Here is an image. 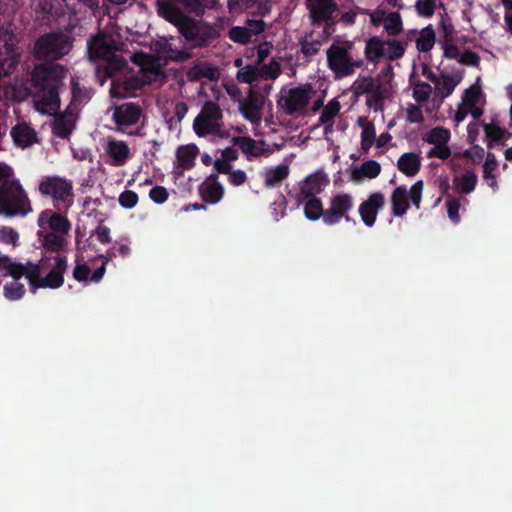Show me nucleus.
<instances>
[{"label":"nucleus","mask_w":512,"mask_h":512,"mask_svg":"<svg viewBox=\"0 0 512 512\" xmlns=\"http://www.w3.org/2000/svg\"><path fill=\"white\" fill-rule=\"evenodd\" d=\"M199 193L205 202L215 204L222 199L224 188L217 181V176L212 174L199 186Z\"/></svg>","instance_id":"393cba45"},{"label":"nucleus","mask_w":512,"mask_h":512,"mask_svg":"<svg viewBox=\"0 0 512 512\" xmlns=\"http://www.w3.org/2000/svg\"><path fill=\"white\" fill-rule=\"evenodd\" d=\"M188 112V106L184 102H176L173 105V116L168 119L170 127L179 124Z\"/></svg>","instance_id":"e2e57ef3"},{"label":"nucleus","mask_w":512,"mask_h":512,"mask_svg":"<svg viewBox=\"0 0 512 512\" xmlns=\"http://www.w3.org/2000/svg\"><path fill=\"white\" fill-rule=\"evenodd\" d=\"M436 43V32L432 25H428L415 33V45L419 52L427 53Z\"/></svg>","instance_id":"f704fd0d"},{"label":"nucleus","mask_w":512,"mask_h":512,"mask_svg":"<svg viewBox=\"0 0 512 512\" xmlns=\"http://www.w3.org/2000/svg\"><path fill=\"white\" fill-rule=\"evenodd\" d=\"M440 38L439 44L442 42L456 41V30L452 22L448 18H442L439 22Z\"/></svg>","instance_id":"5fc2aeb1"},{"label":"nucleus","mask_w":512,"mask_h":512,"mask_svg":"<svg viewBox=\"0 0 512 512\" xmlns=\"http://www.w3.org/2000/svg\"><path fill=\"white\" fill-rule=\"evenodd\" d=\"M67 267V258L64 256L42 258L40 264L28 262L27 279L32 291L38 288H60L64 284Z\"/></svg>","instance_id":"423d86ee"},{"label":"nucleus","mask_w":512,"mask_h":512,"mask_svg":"<svg viewBox=\"0 0 512 512\" xmlns=\"http://www.w3.org/2000/svg\"><path fill=\"white\" fill-rule=\"evenodd\" d=\"M75 127V118L72 114L63 115L55 118L53 123V132L61 138H67Z\"/></svg>","instance_id":"79ce46f5"},{"label":"nucleus","mask_w":512,"mask_h":512,"mask_svg":"<svg viewBox=\"0 0 512 512\" xmlns=\"http://www.w3.org/2000/svg\"><path fill=\"white\" fill-rule=\"evenodd\" d=\"M103 149L109 158V164L115 167L125 165L131 158V150L128 144L112 136H108L103 140Z\"/></svg>","instance_id":"4be33fe9"},{"label":"nucleus","mask_w":512,"mask_h":512,"mask_svg":"<svg viewBox=\"0 0 512 512\" xmlns=\"http://www.w3.org/2000/svg\"><path fill=\"white\" fill-rule=\"evenodd\" d=\"M110 111L118 132H124L127 127L136 124L141 116V109L134 103L115 106Z\"/></svg>","instance_id":"412c9836"},{"label":"nucleus","mask_w":512,"mask_h":512,"mask_svg":"<svg viewBox=\"0 0 512 512\" xmlns=\"http://www.w3.org/2000/svg\"><path fill=\"white\" fill-rule=\"evenodd\" d=\"M199 154V149L194 144L181 146L177 149L176 158L178 166L183 169L191 168Z\"/></svg>","instance_id":"4c0bfd02"},{"label":"nucleus","mask_w":512,"mask_h":512,"mask_svg":"<svg viewBox=\"0 0 512 512\" xmlns=\"http://www.w3.org/2000/svg\"><path fill=\"white\" fill-rule=\"evenodd\" d=\"M28 263L21 264L15 262L8 255L0 253V273L4 276H10L13 279L20 280L22 276L27 278Z\"/></svg>","instance_id":"2f4dec72"},{"label":"nucleus","mask_w":512,"mask_h":512,"mask_svg":"<svg viewBox=\"0 0 512 512\" xmlns=\"http://www.w3.org/2000/svg\"><path fill=\"white\" fill-rule=\"evenodd\" d=\"M479 98V88H477L476 86H471L464 92L461 104L467 108L479 109L477 107Z\"/></svg>","instance_id":"13d9d810"},{"label":"nucleus","mask_w":512,"mask_h":512,"mask_svg":"<svg viewBox=\"0 0 512 512\" xmlns=\"http://www.w3.org/2000/svg\"><path fill=\"white\" fill-rule=\"evenodd\" d=\"M325 97L326 90L319 91L311 83H304L282 88L278 95L277 106L285 115L300 117L306 114L311 103L313 112L321 109Z\"/></svg>","instance_id":"7ed1b4c3"},{"label":"nucleus","mask_w":512,"mask_h":512,"mask_svg":"<svg viewBox=\"0 0 512 512\" xmlns=\"http://www.w3.org/2000/svg\"><path fill=\"white\" fill-rule=\"evenodd\" d=\"M321 108L322 110L318 122L319 125L323 126L324 134L328 135L334 130L335 119L339 115L341 104L336 98H334L326 105L323 104Z\"/></svg>","instance_id":"bb28decb"},{"label":"nucleus","mask_w":512,"mask_h":512,"mask_svg":"<svg viewBox=\"0 0 512 512\" xmlns=\"http://www.w3.org/2000/svg\"><path fill=\"white\" fill-rule=\"evenodd\" d=\"M106 271V264L103 263L93 274L89 266L85 263H77L73 269V277L77 281H88L89 279L94 282L100 281Z\"/></svg>","instance_id":"c9c22d12"},{"label":"nucleus","mask_w":512,"mask_h":512,"mask_svg":"<svg viewBox=\"0 0 512 512\" xmlns=\"http://www.w3.org/2000/svg\"><path fill=\"white\" fill-rule=\"evenodd\" d=\"M236 78L241 83L253 84L260 79L259 69L252 65L244 66L237 72Z\"/></svg>","instance_id":"864d4df0"},{"label":"nucleus","mask_w":512,"mask_h":512,"mask_svg":"<svg viewBox=\"0 0 512 512\" xmlns=\"http://www.w3.org/2000/svg\"><path fill=\"white\" fill-rule=\"evenodd\" d=\"M229 38L240 44H246L250 41L251 37L249 36L248 30H246L245 26H234L228 32Z\"/></svg>","instance_id":"680f3d73"},{"label":"nucleus","mask_w":512,"mask_h":512,"mask_svg":"<svg viewBox=\"0 0 512 512\" xmlns=\"http://www.w3.org/2000/svg\"><path fill=\"white\" fill-rule=\"evenodd\" d=\"M222 119L223 112L220 106L215 102L207 101L193 121V130L200 137H224Z\"/></svg>","instance_id":"9d476101"},{"label":"nucleus","mask_w":512,"mask_h":512,"mask_svg":"<svg viewBox=\"0 0 512 512\" xmlns=\"http://www.w3.org/2000/svg\"><path fill=\"white\" fill-rule=\"evenodd\" d=\"M329 178L323 170H317L306 176L298 185L297 201L306 200L321 193L328 185Z\"/></svg>","instance_id":"aec40b11"},{"label":"nucleus","mask_w":512,"mask_h":512,"mask_svg":"<svg viewBox=\"0 0 512 512\" xmlns=\"http://www.w3.org/2000/svg\"><path fill=\"white\" fill-rule=\"evenodd\" d=\"M297 202L298 204H304V214L307 219L311 221L318 220L320 217L324 219L326 210L323 209L321 200L316 198V196Z\"/></svg>","instance_id":"ea45409f"},{"label":"nucleus","mask_w":512,"mask_h":512,"mask_svg":"<svg viewBox=\"0 0 512 512\" xmlns=\"http://www.w3.org/2000/svg\"><path fill=\"white\" fill-rule=\"evenodd\" d=\"M382 58L388 60L400 59L405 53V45L398 40H383Z\"/></svg>","instance_id":"c03bdc74"},{"label":"nucleus","mask_w":512,"mask_h":512,"mask_svg":"<svg viewBox=\"0 0 512 512\" xmlns=\"http://www.w3.org/2000/svg\"><path fill=\"white\" fill-rule=\"evenodd\" d=\"M12 88L0 86V114H3L8 108L9 97L21 101L26 97V92H20L19 94H12Z\"/></svg>","instance_id":"6e6d98bb"},{"label":"nucleus","mask_w":512,"mask_h":512,"mask_svg":"<svg viewBox=\"0 0 512 512\" xmlns=\"http://www.w3.org/2000/svg\"><path fill=\"white\" fill-rule=\"evenodd\" d=\"M290 174V167L287 163H280L275 166H268L262 172L263 181L266 187L273 188L280 185Z\"/></svg>","instance_id":"c756f323"},{"label":"nucleus","mask_w":512,"mask_h":512,"mask_svg":"<svg viewBox=\"0 0 512 512\" xmlns=\"http://www.w3.org/2000/svg\"><path fill=\"white\" fill-rule=\"evenodd\" d=\"M258 69L260 79L264 80H276L282 71L280 64L275 60L258 67Z\"/></svg>","instance_id":"603ef678"},{"label":"nucleus","mask_w":512,"mask_h":512,"mask_svg":"<svg viewBox=\"0 0 512 512\" xmlns=\"http://www.w3.org/2000/svg\"><path fill=\"white\" fill-rule=\"evenodd\" d=\"M383 39L372 37L366 41L365 56L371 62H377L383 55Z\"/></svg>","instance_id":"a18cd8bd"},{"label":"nucleus","mask_w":512,"mask_h":512,"mask_svg":"<svg viewBox=\"0 0 512 512\" xmlns=\"http://www.w3.org/2000/svg\"><path fill=\"white\" fill-rule=\"evenodd\" d=\"M258 0H228L227 7L232 14H241L256 5Z\"/></svg>","instance_id":"bf43d9fd"},{"label":"nucleus","mask_w":512,"mask_h":512,"mask_svg":"<svg viewBox=\"0 0 512 512\" xmlns=\"http://www.w3.org/2000/svg\"><path fill=\"white\" fill-rule=\"evenodd\" d=\"M484 132L486 137L489 138L487 143L488 147H491L492 141H499L504 135V131L499 126L494 124H486L484 126Z\"/></svg>","instance_id":"774afa93"},{"label":"nucleus","mask_w":512,"mask_h":512,"mask_svg":"<svg viewBox=\"0 0 512 512\" xmlns=\"http://www.w3.org/2000/svg\"><path fill=\"white\" fill-rule=\"evenodd\" d=\"M381 172V165L375 160H368L362 163L353 171V178L355 180H362L364 178L374 179Z\"/></svg>","instance_id":"a19ab883"},{"label":"nucleus","mask_w":512,"mask_h":512,"mask_svg":"<svg viewBox=\"0 0 512 512\" xmlns=\"http://www.w3.org/2000/svg\"><path fill=\"white\" fill-rule=\"evenodd\" d=\"M232 143L238 146L249 159L269 154L268 149L265 148L264 142L256 141L250 137H233Z\"/></svg>","instance_id":"cd10ccee"},{"label":"nucleus","mask_w":512,"mask_h":512,"mask_svg":"<svg viewBox=\"0 0 512 512\" xmlns=\"http://www.w3.org/2000/svg\"><path fill=\"white\" fill-rule=\"evenodd\" d=\"M354 207V199L352 195L345 192H338L329 199V207L324 214V223L327 225H335L342 219L349 220L348 213Z\"/></svg>","instance_id":"dca6fc26"},{"label":"nucleus","mask_w":512,"mask_h":512,"mask_svg":"<svg viewBox=\"0 0 512 512\" xmlns=\"http://www.w3.org/2000/svg\"><path fill=\"white\" fill-rule=\"evenodd\" d=\"M361 13L369 16L370 24L373 27L383 25L384 31L389 36H397L403 30V21L399 12H387L383 5L375 9H361Z\"/></svg>","instance_id":"2eb2a0df"},{"label":"nucleus","mask_w":512,"mask_h":512,"mask_svg":"<svg viewBox=\"0 0 512 512\" xmlns=\"http://www.w3.org/2000/svg\"><path fill=\"white\" fill-rule=\"evenodd\" d=\"M262 106L263 101L261 99L251 96L240 101L239 111L247 121L258 126L262 120Z\"/></svg>","instance_id":"b1692460"},{"label":"nucleus","mask_w":512,"mask_h":512,"mask_svg":"<svg viewBox=\"0 0 512 512\" xmlns=\"http://www.w3.org/2000/svg\"><path fill=\"white\" fill-rule=\"evenodd\" d=\"M306 3L313 24L332 21L338 9L334 0H306Z\"/></svg>","instance_id":"5701e85b"},{"label":"nucleus","mask_w":512,"mask_h":512,"mask_svg":"<svg viewBox=\"0 0 512 512\" xmlns=\"http://www.w3.org/2000/svg\"><path fill=\"white\" fill-rule=\"evenodd\" d=\"M130 59L139 67L136 73L128 68L122 57H116L107 63L106 70L112 78L110 95L114 98L134 97L151 81L148 73L152 72L153 58L145 53H134L130 55Z\"/></svg>","instance_id":"f257e3e1"},{"label":"nucleus","mask_w":512,"mask_h":512,"mask_svg":"<svg viewBox=\"0 0 512 512\" xmlns=\"http://www.w3.org/2000/svg\"><path fill=\"white\" fill-rule=\"evenodd\" d=\"M423 181H416L409 190L404 186L395 188L390 196L391 211L396 217H402L409 209V200L416 209L420 208L423 193Z\"/></svg>","instance_id":"4468645a"},{"label":"nucleus","mask_w":512,"mask_h":512,"mask_svg":"<svg viewBox=\"0 0 512 512\" xmlns=\"http://www.w3.org/2000/svg\"><path fill=\"white\" fill-rule=\"evenodd\" d=\"M72 47L71 38L64 33H50L39 38L34 52L42 60H55L67 55Z\"/></svg>","instance_id":"9b49d317"},{"label":"nucleus","mask_w":512,"mask_h":512,"mask_svg":"<svg viewBox=\"0 0 512 512\" xmlns=\"http://www.w3.org/2000/svg\"><path fill=\"white\" fill-rule=\"evenodd\" d=\"M437 4L438 0H416L414 9L419 17L430 18L433 16Z\"/></svg>","instance_id":"09e8293b"},{"label":"nucleus","mask_w":512,"mask_h":512,"mask_svg":"<svg viewBox=\"0 0 512 512\" xmlns=\"http://www.w3.org/2000/svg\"><path fill=\"white\" fill-rule=\"evenodd\" d=\"M188 0H157L158 14L177 27L179 33L195 46H203L209 34L187 15Z\"/></svg>","instance_id":"20e7f679"},{"label":"nucleus","mask_w":512,"mask_h":512,"mask_svg":"<svg viewBox=\"0 0 512 512\" xmlns=\"http://www.w3.org/2000/svg\"><path fill=\"white\" fill-rule=\"evenodd\" d=\"M0 187V215L25 216L32 212L31 202L19 181Z\"/></svg>","instance_id":"1a4fd4ad"},{"label":"nucleus","mask_w":512,"mask_h":512,"mask_svg":"<svg viewBox=\"0 0 512 512\" xmlns=\"http://www.w3.org/2000/svg\"><path fill=\"white\" fill-rule=\"evenodd\" d=\"M20 234L10 226L0 225V243L13 248L19 245Z\"/></svg>","instance_id":"de8ad7c7"},{"label":"nucleus","mask_w":512,"mask_h":512,"mask_svg":"<svg viewBox=\"0 0 512 512\" xmlns=\"http://www.w3.org/2000/svg\"><path fill=\"white\" fill-rule=\"evenodd\" d=\"M451 134L448 129L443 127H434L423 135V141L433 145L427 152L429 158L436 157L445 160L450 157L451 149L448 146Z\"/></svg>","instance_id":"a211bd4d"},{"label":"nucleus","mask_w":512,"mask_h":512,"mask_svg":"<svg viewBox=\"0 0 512 512\" xmlns=\"http://www.w3.org/2000/svg\"><path fill=\"white\" fill-rule=\"evenodd\" d=\"M468 114H471L473 116V118L476 119V118L481 116L482 110L481 109L467 108V107L463 106L462 104H460L459 107L457 108L455 114H454V121H455L456 125H458L462 121H464V119L466 118V116Z\"/></svg>","instance_id":"69168bd1"},{"label":"nucleus","mask_w":512,"mask_h":512,"mask_svg":"<svg viewBox=\"0 0 512 512\" xmlns=\"http://www.w3.org/2000/svg\"><path fill=\"white\" fill-rule=\"evenodd\" d=\"M11 136L16 145L25 148L36 141L35 131L27 124H19L11 131Z\"/></svg>","instance_id":"e433bc0d"},{"label":"nucleus","mask_w":512,"mask_h":512,"mask_svg":"<svg viewBox=\"0 0 512 512\" xmlns=\"http://www.w3.org/2000/svg\"><path fill=\"white\" fill-rule=\"evenodd\" d=\"M463 79L462 72H455L453 74L441 73L435 82V93L440 98L444 99L450 96L455 88L461 83Z\"/></svg>","instance_id":"a878e982"},{"label":"nucleus","mask_w":512,"mask_h":512,"mask_svg":"<svg viewBox=\"0 0 512 512\" xmlns=\"http://www.w3.org/2000/svg\"><path fill=\"white\" fill-rule=\"evenodd\" d=\"M354 44L350 41L332 44L326 51L327 64L335 78L352 75L362 66V60L354 57Z\"/></svg>","instance_id":"6e6552de"},{"label":"nucleus","mask_w":512,"mask_h":512,"mask_svg":"<svg viewBox=\"0 0 512 512\" xmlns=\"http://www.w3.org/2000/svg\"><path fill=\"white\" fill-rule=\"evenodd\" d=\"M214 166L218 172L228 174V180L234 186H240L247 181L245 171L240 169L232 170L230 164L226 161L216 160Z\"/></svg>","instance_id":"58836bf2"},{"label":"nucleus","mask_w":512,"mask_h":512,"mask_svg":"<svg viewBox=\"0 0 512 512\" xmlns=\"http://www.w3.org/2000/svg\"><path fill=\"white\" fill-rule=\"evenodd\" d=\"M118 201L124 209H132L138 203V195L132 190H125L119 195Z\"/></svg>","instance_id":"0e129e2a"},{"label":"nucleus","mask_w":512,"mask_h":512,"mask_svg":"<svg viewBox=\"0 0 512 512\" xmlns=\"http://www.w3.org/2000/svg\"><path fill=\"white\" fill-rule=\"evenodd\" d=\"M66 74L67 71L58 64H45L34 68L32 81L37 111L47 115H53L58 111L60 100L57 84Z\"/></svg>","instance_id":"f03ea898"},{"label":"nucleus","mask_w":512,"mask_h":512,"mask_svg":"<svg viewBox=\"0 0 512 512\" xmlns=\"http://www.w3.org/2000/svg\"><path fill=\"white\" fill-rule=\"evenodd\" d=\"M357 125L361 129V149L368 152L376 140L375 125L367 117H359Z\"/></svg>","instance_id":"72a5a7b5"},{"label":"nucleus","mask_w":512,"mask_h":512,"mask_svg":"<svg viewBox=\"0 0 512 512\" xmlns=\"http://www.w3.org/2000/svg\"><path fill=\"white\" fill-rule=\"evenodd\" d=\"M37 236L41 245L48 251L59 252L67 243L71 230L69 220L58 212L43 210L37 219Z\"/></svg>","instance_id":"39448f33"},{"label":"nucleus","mask_w":512,"mask_h":512,"mask_svg":"<svg viewBox=\"0 0 512 512\" xmlns=\"http://www.w3.org/2000/svg\"><path fill=\"white\" fill-rule=\"evenodd\" d=\"M385 204V195L380 191L370 193L360 203L358 213L365 226L371 228L375 225L378 213L384 209Z\"/></svg>","instance_id":"6ab92c4d"},{"label":"nucleus","mask_w":512,"mask_h":512,"mask_svg":"<svg viewBox=\"0 0 512 512\" xmlns=\"http://www.w3.org/2000/svg\"><path fill=\"white\" fill-rule=\"evenodd\" d=\"M120 44V34L113 26L101 30L88 44V52L91 59H105L112 61L118 57L114 55Z\"/></svg>","instance_id":"f8f14e48"},{"label":"nucleus","mask_w":512,"mask_h":512,"mask_svg":"<svg viewBox=\"0 0 512 512\" xmlns=\"http://www.w3.org/2000/svg\"><path fill=\"white\" fill-rule=\"evenodd\" d=\"M393 68L387 65L376 78L359 77L353 83L354 92L358 95H366V103L374 111L381 108L382 101L390 98L393 93L392 79Z\"/></svg>","instance_id":"0eeeda50"},{"label":"nucleus","mask_w":512,"mask_h":512,"mask_svg":"<svg viewBox=\"0 0 512 512\" xmlns=\"http://www.w3.org/2000/svg\"><path fill=\"white\" fill-rule=\"evenodd\" d=\"M446 206H447V214L451 221L454 223H458L460 221L459 209L460 202L459 200L448 196L446 198Z\"/></svg>","instance_id":"338daca9"},{"label":"nucleus","mask_w":512,"mask_h":512,"mask_svg":"<svg viewBox=\"0 0 512 512\" xmlns=\"http://www.w3.org/2000/svg\"><path fill=\"white\" fill-rule=\"evenodd\" d=\"M328 39V31L324 30L323 34L315 35L313 31L306 33L300 39L301 51L305 57H312L320 51L322 45Z\"/></svg>","instance_id":"c85d7f7f"},{"label":"nucleus","mask_w":512,"mask_h":512,"mask_svg":"<svg viewBox=\"0 0 512 512\" xmlns=\"http://www.w3.org/2000/svg\"><path fill=\"white\" fill-rule=\"evenodd\" d=\"M398 169L406 176H415L421 167V157L414 152L402 154L397 161Z\"/></svg>","instance_id":"473e14b6"},{"label":"nucleus","mask_w":512,"mask_h":512,"mask_svg":"<svg viewBox=\"0 0 512 512\" xmlns=\"http://www.w3.org/2000/svg\"><path fill=\"white\" fill-rule=\"evenodd\" d=\"M286 199L284 195L279 194L270 206L273 219L279 221L286 215Z\"/></svg>","instance_id":"4d7b16f0"},{"label":"nucleus","mask_w":512,"mask_h":512,"mask_svg":"<svg viewBox=\"0 0 512 512\" xmlns=\"http://www.w3.org/2000/svg\"><path fill=\"white\" fill-rule=\"evenodd\" d=\"M219 0H188L187 10L189 13H194L199 16L202 15L206 9L215 8Z\"/></svg>","instance_id":"3c124183"},{"label":"nucleus","mask_w":512,"mask_h":512,"mask_svg":"<svg viewBox=\"0 0 512 512\" xmlns=\"http://www.w3.org/2000/svg\"><path fill=\"white\" fill-rule=\"evenodd\" d=\"M432 93V87L425 82H416L412 87L413 99L420 105L428 101Z\"/></svg>","instance_id":"8fccbe9b"},{"label":"nucleus","mask_w":512,"mask_h":512,"mask_svg":"<svg viewBox=\"0 0 512 512\" xmlns=\"http://www.w3.org/2000/svg\"><path fill=\"white\" fill-rule=\"evenodd\" d=\"M39 191L43 195L51 196L59 209L61 205L69 208L72 204L73 185L66 178L58 176L43 177L39 183Z\"/></svg>","instance_id":"ddd939ff"},{"label":"nucleus","mask_w":512,"mask_h":512,"mask_svg":"<svg viewBox=\"0 0 512 512\" xmlns=\"http://www.w3.org/2000/svg\"><path fill=\"white\" fill-rule=\"evenodd\" d=\"M220 76L219 69L207 62H199L192 66L187 72L190 81L217 80Z\"/></svg>","instance_id":"7c9ffc66"},{"label":"nucleus","mask_w":512,"mask_h":512,"mask_svg":"<svg viewBox=\"0 0 512 512\" xmlns=\"http://www.w3.org/2000/svg\"><path fill=\"white\" fill-rule=\"evenodd\" d=\"M16 44L17 38L13 31L0 28V76L14 69L18 57Z\"/></svg>","instance_id":"f3484780"},{"label":"nucleus","mask_w":512,"mask_h":512,"mask_svg":"<svg viewBox=\"0 0 512 512\" xmlns=\"http://www.w3.org/2000/svg\"><path fill=\"white\" fill-rule=\"evenodd\" d=\"M3 291L6 299L16 301L24 296L25 287L19 280L13 279L12 282L4 285Z\"/></svg>","instance_id":"49530a36"},{"label":"nucleus","mask_w":512,"mask_h":512,"mask_svg":"<svg viewBox=\"0 0 512 512\" xmlns=\"http://www.w3.org/2000/svg\"><path fill=\"white\" fill-rule=\"evenodd\" d=\"M406 120L410 123L420 124L424 121L423 112L420 106L408 103L405 108Z\"/></svg>","instance_id":"052dcab7"},{"label":"nucleus","mask_w":512,"mask_h":512,"mask_svg":"<svg viewBox=\"0 0 512 512\" xmlns=\"http://www.w3.org/2000/svg\"><path fill=\"white\" fill-rule=\"evenodd\" d=\"M477 183V175L472 171H466L463 175L454 179L455 188L458 192L469 194L474 191Z\"/></svg>","instance_id":"37998d69"}]
</instances>
